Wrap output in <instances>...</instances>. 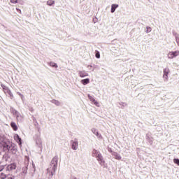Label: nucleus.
I'll return each instance as SVG.
<instances>
[{
    "label": "nucleus",
    "mask_w": 179,
    "mask_h": 179,
    "mask_svg": "<svg viewBox=\"0 0 179 179\" xmlns=\"http://www.w3.org/2000/svg\"><path fill=\"white\" fill-rule=\"evenodd\" d=\"M32 120L34 121V122H36V121H37V120L36 119V117H34V116L32 117Z\"/></svg>",
    "instance_id": "ea45409f"
},
{
    "label": "nucleus",
    "mask_w": 179,
    "mask_h": 179,
    "mask_svg": "<svg viewBox=\"0 0 179 179\" xmlns=\"http://www.w3.org/2000/svg\"><path fill=\"white\" fill-rule=\"evenodd\" d=\"M69 179H78L76 176H71Z\"/></svg>",
    "instance_id": "58836bf2"
},
{
    "label": "nucleus",
    "mask_w": 179,
    "mask_h": 179,
    "mask_svg": "<svg viewBox=\"0 0 179 179\" xmlns=\"http://www.w3.org/2000/svg\"><path fill=\"white\" fill-rule=\"evenodd\" d=\"M32 171H33V173H34V171H36V165H34V164H32Z\"/></svg>",
    "instance_id": "e433bc0d"
},
{
    "label": "nucleus",
    "mask_w": 179,
    "mask_h": 179,
    "mask_svg": "<svg viewBox=\"0 0 179 179\" xmlns=\"http://www.w3.org/2000/svg\"><path fill=\"white\" fill-rule=\"evenodd\" d=\"M97 162H99L100 166H104L106 164V161L104 160V157H103V155L100 152L97 157H96Z\"/></svg>",
    "instance_id": "423d86ee"
},
{
    "label": "nucleus",
    "mask_w": 179,
    "mask_h": 179,
    "mask_svg": "<svg viewBox=\"0 0 179 179\" xmlns=\"http://www.w3.org/2000/svg\"><path fill=\"white\" fill-rule=\"evenodd\" d=\"M146 29V33H150V31H152V28L150 27H147Z\"/></svg>",
    "instance_id": "473e14b6"
},
{
    "label": "nucleus",
    "mask_w": 179,
    "mask_h": 179,
    "mask_svg": "<svg viewBox=\"0 0 179 179\" xmlns=\"http://www.w3.org/2000/svg\"><path fill=\"white\" fill-rule=\"evenodd\" d=\"M10 113H13V115H14L15 116L17 122H23L24 117H23V115H22V114H20V113H19V111H17L13 107H11L10 108Z\"/></svg>",
    "instance_id": "20e7f679"
},
{
    "label": "nucleus",
    "mask_w": 179,
    "mask_h": 179,
    "mask_svg": "<svg viewBox=\"0 0 179 179\" xmlns=\"http://www.w3.org/2000/svg\"><path fill=\"white\" fill-rule=\"evenodd\" d=\"M29 158L28 156H25L24 157V166L22 167L20 173L19 174V176L21 178L24 179V177H26V175L27 174V170H29Z\"/></svg>",
    "instance_id": "7ed1b4c3"
},
{
    "label": "nucleus",
    "mask_w": 179,
    "mask_h": 179,
    "mask_svg": "<svg viewBox=\"0 0 179 179\" xmlns=\"http://www.w3.org/2000/svg\"><path fill=\"white\" fill-rule=\"evenodd\" d=\"M36 143L38 148L43 147V143L41 142V138L40 137H37L36 139Z\"/></svg>",
    "instance_id": "2eb2a0df"
},
{
    "label": "nucleus",
    "mask_w": 179,
    "mask_h": 179,
    "mask_svg": "<svg viewBox=\"0 0 179 179\" xmlns=\"http://www.w3.org/2000/svg\"><path fill=\"white\" fill-rule=\"evenodd\" d=\"M34 125L37 128L38 132H40V127L38 126V122L37 121L34 122Z\"/></svg>",
    "instance_id": "cd10ccee"
},
{
    "label": "nucleus",
    "mask_w": 179,
    "mask_h": 179,
    "mask_svg": "<svg viewBox=\"0 0 179 179\" xmlns=\"http://www.w3.org/2000/svg\"><path fill=\"white\" fill-rule=\"evenodd\" d=\"M91 131L92 134H94V135H96V136H97V138H101V134H99V131H97V129L92 128Z\"/></svg>",
    "instance_id": "4468645a"
},
{
    "label": "nucleus",
    "mask_w": 179,
    "mask_h": 179,
    "mask_svg": "<svg viewBox=\"0 0 179 179\" xmlns=\"http://www.w3.org/2000/svg\"><path fill=\"white\" fill-rule=\"evenodd\" d=\"M99 153H100V151H99V150H97L96 149H94L92 150V157L96 158Z\"/></svg>",
    "instance_id": "aec40b11"
},
{
    "label": "nucleus",
    "mask_w": 179,
    "mask_h": 179,
    "mask_svg": "<svg viewBox=\"0 0 179 179\" xmlns=\"http://www.w3.org/2000/svg\"><path fill=\"white\" fill-rule=\"evenodd\" d=\"M95 57H96V58L99 59V58H100V52L96 50Z\"/></svg>",
    "instance_id": "c756f323"
},
{
    "label": "nucleus",
    "mask_w": 179,
    "mask_h": 179,
    "mask_svg": "<svg viewBox=\"0 0 179 179\" xmlns=\"http://www.w3.org/2000/svg\"><path fill=\"white\" fill-rule=\"evenodd\" d=\"M14 139L19 143L20 145H22V138L19 136V135L16 134L14 136Z\"/></svg>",
    "instance_id": "a211bd4d"
},
{
    "label": "nucleus",
    "mask_w": 179,
    "mask_h": 179,
    "mask_svg": "<svg viewBox=\"0 0 179 179\" xmlns=\"http://www.w3.org/2000/svg\"><path fill=\"white\" fill-rule=\"evenodd\" d=\"M10 127L13 129V131H16L17 129V125L15 122H11Z\"/></svg>",
    "instance_id": "4be33fe9"
},
{
    "label": "nucleus",
    "mask_w": 179,
    "mask_h": 179,
    "mask_svg": "<svg viewBox=\"0 0 179 179\" xmlns=\"http://www.w3.org/2000/svg\"><path fill=\"white\" fill-rule=\"evenodd\" d=\"M4 169H5V166L3 165H0V173H2Z\"/></svg>",
    "instance_id": "f704fd0d"
},
{
    "label": "nucleus",
    "mask_w": 179,
    "mask_h": 179,
    "mask_svg": "<svg viewBox=\"0 0 179 179\" xmlns=\"http://www.w3.org/2000/svg\"><path fill=\"white\" fill-rule=\"evenodd\" d=\"M146 141H148V142H149L150 145H152L153 143V138L150 137V135H149V134H146Z\"/></svg>",
    "instance_id": "dca6fc26"
},
{
    "label": "nucleus",
    "mask_w": 179,
    "mask_h": 179,
    "mask_svg": "<svg viewBox=\"0 0 179 179\" xmlns=\"http://www.w3.org/2000/svg\"><path fill=\"white\" fill-rule=\"evenodd\" d=\"M179 55V50L171 51L168 53L169 59H173Z\"/></svg>",
    "instance_id": "0eeeda50"
},
{
    "label": "nucleus",
    "mask_w": 179,
    "mask_h": 179,
    "mask_svg": "<svg viewBox=\"0 0 179 179\" xmlns=\"http://www.w3.org/2000/svg\"><path fill=\"white\" fill-rule=\"evenodd\" d=\"M163 72H164L163 78L164 80H167L169 79V73H170V69L166 67L164 69Z\"/></svg>",
    "instance_id": "9d476101"
},
{
    "label": "nucleus",
    "mask_w": 179,
    "mask_h": 179,
    "mask_svg": "<svg viewBox=\"0 0 179 179\" xmlns=\"http://www.w3.org/2000/svg\"><path fill=\"white\" fill-rule=\"evenodd\" d=\"M172 34H173V36H174L176 39L179 38V34L177 32H176L175 31H173Z\"/></svg>",
    "instance_id": "c85d7f7f"
},
{
    "label": "nucleus",
    "mask_w": 179,
    "mask_h": 179,
    "mask_svg": "<svg viewBox=\"0 0 179 179\" xmlns=\"http://www.w3.org/2000/svg\"><path fill=\"white\" fill-rule=\"evenodd\" d=\"M16 10H17V12H22V10H20V9H19V8H16Z\"/></svg>",
    "instance_id": "a19ab883"
},
{
    "label": "nucleus",
    "mask_w": 179,
    "mask_h": 179,
    "mask_svg": "<svg viewBox=\"0 0 179 179\" xmlns=\"http://www.w3.org/2000/svg\"><path fill=\"white\" fill-rule=\"evenodd\" d=\"M55 1H54V0H48L47 1V5L48 6H52V5H55Z\"/></svg>",
    "instance_id": "b1692460"
},
{
    "label": "nucleus",
    "mask_w": 179,
    "mask_h": 179,
    "mask_svg": "<svg viewBox=\"0 0 179 179\" xmlns=\"http://www.w3.org/2000/svg\"><path fill=\"white\" fill-rule=\"evenodd\" d=\"M48 64V65H50V66H52V68H55L56 69H57V68H58V64H57V63H55V62H50Z\"/></svg>",
    "instance_id": "5701e85b"
},
{
    "label": "nucleus",
    "mask_w": 179,
    "mask_h": 179,
    "mask_svg": "<svg viewBox=\"0 0 179 179\" xmlns=\"http://www.w3.org/2000/svg\"><path fill=\"white\" fill-rule=\"evenodd\" d=\"M173 163H175V164H177L178 166H179V159L177 158L173 159Z\"/></svg>",
    "instance_id": "2f4dec72"
},
{
    "label": "nucleus",
    "mask_w": 179,
    "mask_h": 179,
    "mask_svg": "<svg viewBox=\"0 0 179 179\" xmlns=\"http://www.w3.org/2000/svg\"><path fill=\"white\" fill-rule=\"evenodd\" d=\"M15 169H16V164L15 163L9 164L7 166V170L8 171H12L13 170H15Z\"/></svg>",
    "instance_id": "ddd939ff"
},
{
    "label": "nucleus",
    "mask_w": 179,
    "mask_h": 179,
    "mask_svg": "<svg viewBox=\"0 0 179 179\" xmlns=\"http://www.w3.org/2000/svg\"><path fill=\"white\" fill-rule=\"evenodd\" d=\"M119 104L121 106V108H124L128 106V104L125 102H120Z\"/></svg>",
    "instance_id": "393cba45"
},
{
    "label": "nucleus",
    "mask_w": 179,
    "mask_h": 179,
    "mask_svg": "<svg viewBox=\"0 0 179 179\" xmlns=\"http://www.w3.org/2000/svg\"><path fill=\"white\" fill-rule=\"evenodd\" d=\"M58 155H55L50 162V166L47 169L48 174L52 177L54 174H55V171H57V169L58 168Z\"/></svg>",
    "instance_id": "f03ea898"
},
{
    "label": "nucleus",
    "mask_w": 179,
    "mask_h": 179,
    "mask_svg": "<svg viewBox=\"0 0 179 179\" xmlns=\"http://www.w3.org/2000/svg\"><path fill=\"white\" fill-rule=\"evenodd\" d=\"M94 104H95L96 106V107H100V103H99V102H97V101H96L95 99V101L93 102Z\"/></svg>",
    "instance_id": "c9c22d12"
},
{
    "label": "nucleus",
    "mask_w": 179,
    "mask_h": 179,
    "mask_svg": "<svg viewBox=\"0 0 179 179\" xmlns=\"http://www.w3.org/2000/svg\"><path fill=\"white\" fill-rule=\"evenodd\" d=\"M71 148L73 150H78V148H79V142L78 139L75 138L74 141H71Z\"/></svg>",
    "instance_id": "1a4fd4ad"
},
{
    "label": "nucleus",
    "mask_w": 179,
    "mask_h": 179,
    "mask_svg": "<svg viewBox=\"0 0 179 179\" xmlns=\"http://www.w3.org/2000/svg\"><path fill=\"white\" fill-rule=\"evenodd\" d=\"M118 6H119L118 4H112L111 10H110L111 13H114V12H115V9H117V8H118Z\"/></svg>",
    "instance_id": "6ab92c4d"
},
{
    "label": "nucleus",
    "mask_w": 179,
    "mask_h": 179,
    "mask_svg": "<svg viewBox=\"0 0 179 179\" xmlns=\"http://www.w3.org/2000/svg\"><path fill=\"white\" fill-rule=\"evenodd\" d=\"M80 82L82 85H84V86H86V85H89V83H90V78L83 79L81 80Z\"/></svg>",
    "instance_id": "f3484780"
},
{
    "label": "nucleus",
    "mask_w": 179,
    "mask_h": 179,
    "mask_svg": "<svg viewBox=\"0 0 179 179\" xmlns=\"http://www.w3.org/2000/svg\"><path fill=\"white\" fill-rule=\"evenodd\" d=\"M10 2L11 3H18L19 1H17V0H10Z\"/></svg>",
    "instance_id": "72a5a7b5"
},
{
    "label": "nucleus",
    "mask_w": 179,
    "mask_h": 179,
    "mask_svg": "<svg viewBox=\"0 0 179 179\" xmlns=\"http://www.w3.org/2000/svg\"><path fill=\"white\" fill-rule=\"evenodd\" d=\"M112 156L116 159V160H121L122 159V157H121V155L118 154L117 152H112Z\"/></svg>",
    "instance_id": "f8f14e48"
},
{
    "label": "nucleus",
    "mask_w": 179,
    "mask_h": 179,
    "mask_svg": "<svg viewBox=\"0 0 179 179\" xmlns=\"http://www.w3.org/2000/svg\"><path fill=\"white\" fill-rule=\"evenodd\" d=\"M87 96H88V99L90 100V101H92V103H93L94 101H95L96 99H94L93 98V96H92L90 94H88Z\"/></svg>",
    "instance_id": "7c9ffc66"
},
{
    "label": "nucleus",
    "mask_w": 179,
    "mask_h": 179,
    "mask_svg": "<svg viewBox=\"0 0 179 179\" xmlns=\"http://www.w3.org/2000/svg\"><path fill=\"white\" fill-rule=\"evenodd\" d=\"M108 152H111V153H113V151L111 150V148L108 149Z\"/></svg>",
    "instance_id": "79ce46f5"
},
{
    "label": "nucleus",
    "mask_w": 179,
    "mask_h": 179,
    "mask_svg": "<svg viewBox=\"0 0 179 179\" xmlns=\"http://www.w3.org/2000/svg\"><path fill=\"white\" fill-rule=\"evenodd\" d=\"M0 155H1V152H0Z\"/></svg>",
    "instance_id": "a18cd8bd"
},
{
    "label": "nucleus",
    "mask_w": 179,
    "mask_h": 179,
    "mask_svg": "<svg viewBox=\"0 0 179 179\" xmlns=\"http://www.w3.org/2000/svg\"><path fill=\"white\" fill-rule=\"evenodd\" d=\"M6 178V174L3 172H0V179H5Z\"/></svg>",
    "instance_id": "a878e982"
},
{
    "label": "nucleus",
    "mask_w": 179,
    "mask_h": 179,
    "mask_svg": "<svg viewBox=\"0 0 179 179\" xmlns=\"http://www.w3.org/2000/svg\"><path fill=\"white\" fill-rule=\"evenodd\" d=\"M9 139L3 134H0V148L8 142Z\"/></svg>",
    "instance_id": "6e6552de"
},
{
    "label": "nucleus",
    "mask_w": 179,
    "mask_h": 179,
    "mask_svg": "<svg viewBox=\"0 0 179 179\" xmlns=\"http://www.w3.org/2000/svg\"><path fill=\"white\" fill-rule=\"evenodd\" d=\"M17 94H18V96H20V97H21V100H22V101H24V96L22 93L17 92Z\"/></svg>",
    "instance_id": "bb28decb"
},
{
    "label": "nucleus",
    "mask_w": 179,
    "mask_h": 179,
    "mask_svg": "<svg viewBox=\"0 0 179 179\" xmlns=\"http://www.w3.org/2000/svg\"><path fill=\"white\" fill-rule=\"evenodd\" d=\"M7 179H15V176H8Z\"/></svg>",
    "instance_id": "4c0bfd02"
},
{
    "label": "nucleus",
    "mask_w": 179,
    "mask_h": 179,
    "mask_svg": "<svg viewBox=\"0 0 179 179\" xmlns=\"http://www.w3.org/2000/svg\"><path fill=\"white\" fill-rule=\"evenodd\" d=\"M0 148H1V149H3V152H6V153H12L13 155H16V152H17V146L16 144L10 142V141H7Z\"/></svg>",
    "instance_id": "f257e3e1"
},
{
    "label": "nucleus",
    "mask_w": 179,
    "mask_h": 179,
    "mask_svg": "<svg viewBox=\"0 0 179 179\" xmlns=\"http://www.w3.org/2000/svg\"><path fill=\"white\" fill-rule=\"evenodd\" d=\"M33 176H34V175L32 174L31 176L33 177Z\"/></svg>",
    "instance_id": "c03bdc74"
},
{
    "label": "nucleus",
    "mask_w": 179,
    "mask_h": 179,
    "mask_svg": "<svg viewBox=\"0 0 179 179\" xmlns=\"http://www.w3.org/2000/svg\"><path fill=\"white\" fill-rule=\"evenodd\" d=\"M50 103H52V104H55V106H61V102H59V101L56 99H52L50 101Z\"/></svg>",
    "instance_id": "412c9836"
},
{
    "label": "nucleus",
    "mask_w": 179,
    "mask_h": 179,
    "mask_svg": "<svg viewBox=\"0 0 179 179\" xmlns=\"http://www.w3.org/2000/svg\"><path fill=\"white\" fill-rule=\"evenodd\" d=\"M90 66V68H92V66L90 65V66Z\"/></svg>",
    "instance_id": "37998d69"
},
{
    "label": "nucleus",
    "mask_w": 179,
    "mask_h": 179,
    "mask_svg": "<svg viewBox=\"0 0 179 179\" xmlns=\"http://www.w3.org/2000/svg\"><path fill=\"white\" fill-rule=\"evenodd\" d=\"M78 76H80V78H86V77L89 76V73L87 72H86L85 70L79 71Z\"/></svg>",
    "instance_id": "9b49d317"
},
{
    "label": "nucleus",
    "mask_w": 179,
    "mask_h": 179,
    "mask_svg": "<svg viewBox=\"0 0 179 179\" xmlns=\"http://www.w3.org/2000/svg\"><path fill=\"white\" fill-rule=\"evenodd\" d=\"M1 86L4 93H7V94H8L10 96V98L12 100V99H13V94H12V91H10L9 90V87H8L7 86H6L3 84H1Z\"/></svg>",
    "instance_id": "39448f33"
}]
</instances>
